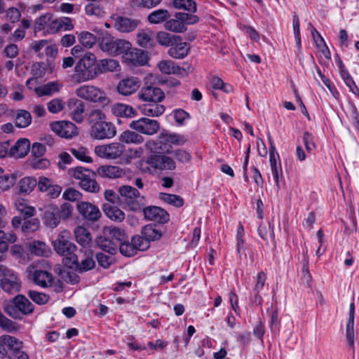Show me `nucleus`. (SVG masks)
<instances>
[{
	"instance_id": "obj_1",
	"label": "nucleus",
	"mask_w": 359,
	"mask_h": 359,
	"mask_svg": "<svg viewBox=\"0 0 359 359\" xmlns=\"http://www.w3.org/2000/svg\"><path fill=\"white\" fill-rule=\"evenodd\" d=\"M100 76L98 60L92 53H86L74 67L73 79L76 83L91 81Z\"/></svg>"
},
{
	"instance_id": "obj_2",
	"label": "nucleus",
	"mask_w": 359,
	"mask_h": 359,
	"mask_svg": "<svg viewBox=\"0 0 359 359\" xmlns=\"http://www.w3.org/2000/svg\"><path fill=\"white\" fill-rule=\"evenodd\" d=\"M55 251L60 255L65 257L67 260V264L69 267L77 266L79 259L76 255V245L71 241V233L67 230L59 233L57 238L52 241Z\"/></svg>"
},
{
	"instance_id": "obj_3",
	"label": "nucleus",
	"mask_w": 359,
	"mask_h": 359,
	"mask_svg": "<svg viewBox=\"0 0 359 359\" xmlns=\"http://www.w3.org/2000/svg\"><path fill=\"white\" fill-rule=\"evenodd\" d=\"M118 194V203L125 210L138 212L145 205V197L141 196L140 191L132 186L119 187Z\"/></svg>"
},
{
	"instance_id": "obj_4",
	"label": "nucleus",
	"mask_w": 359,
	"mask_h": 359,
	"mask_svg": "<svg viewBox=\"0 0 359 359\" xmlns=\"http://www.w3.org/2000/svg\"><path fill=\"white\" fill-rule=\"evenodd\" d=\"M100 49L109 55L116 56L131 48V43L128 41L121 39H116L111 35L106 33L102 35L99 41Z\"/></svg>"
},
{
	"instance_id": "obj_5",
	"label": "nucleus",
	"mask_w": 359,
	"mask_h": 359,
	"mask_svg": "<svg viewBox=\"0 0 359 359\" xmlns=\"http://www.w3.org/2000/svg\"><path fill=\"white\" fill-rule=\"evenodd\" d=\"M75 94L79 98L90 102L104 105L109 102L106 93L93 85H82L75 90Z\"/></svg>"
},
{
	"instance_id": "obj_6",
	"label": "nucleus",
	"mask_w": 359,
	"mask_h": 359,
	"mask_svg": "<svg viewBox=\"0 0 359 359\" xmlns=\"http://www.w3.org/2000/svg\"><path fill=\"white\" fill-rule=\"evenodd\" d=\"M125 150V146L121 142H111L96 146L94 151L100 158L116 160L123 156Z\"/></svg>"
},
{
	"instance_id": "obj_7",
	"label": "nucleus",
	"mask_w": 359,
	"mask_h": 359,
	"mask_svg": "<svg viewBox=\"0 0 359 359\" xmlns=\"http://www.w3.org/2000/svg\"><path fill=\"white\" fill-rule=\"evenodd\" d=\"M50 127L56 135L65 139H72L79 133L78 127L69 121H53Z\"/></svg>"
},
{
	"instance_id": "obj_8",
	"label": "nucleus",
	"mask_w": 359,
	"mask_h": 359,
	"mask_svg": "<svg viewBox=\"0 0 359 359\" xmlns=\"http://www.w3.org/2000/svg\"><path fill=\"white\" fill-rule=\"evenodd\" d=\"M90 137L96 140L111 139L116 135V126L110 121H104L93 128H90Z\"/></svg>"
},
{
	"instance_id": "obj_9",
	"label": "nucleus",
	"mask_w": 359,
	"mask_h": 359,
	"mask_svg": "<svg viewBox=\"0 0 359 359\" xmlns=\"http://www.w3.org/2000/svg\"><path fill=\"white\" fill-rule=\"evenodd\" d=\"M129 127L142 134L153 135L159 130L160 124L156 120L143 117L131 121Z\"/></svg>"
},
{
	"instance_id": "obj_10",
	"label": "nucleus",
	"mask_w": 359,
	"mask_h": 359,
	"mask_svg": "<svg viewBox=\"0 0 359 359\" xmlns=\"http://www.w3.org/2000/svg\"><path fill=\"white\" fill-rule=\"evenodd\" d=\"M269 161L273 177L276 182L278 189L280 187V182L283 179V170L279 158V154L276 151L273 139L269 137Z\"/></svg>"
},
{
	"instance_id": "obj_11",
	"label": "nucleus",
	"mask_w": 359,
	"mask_h": 359,
	"mask_svg": "<svg viewBox=\"0 0 359 359\" xmlns=\"http://www.w3.org/2000/svg\"><path fill=\"white\" fill-rule=\"evenodd\" d=\"M158 142L160 144L161 149L169 153L172 145H183L187 142V139L184 136L177 133L163 131L158 136Z\"/></svg>"
},
{
	"instance_id": "obj_12",
	"label": "nucleus",
	"mask_w": 359,
	"mask_h": 359,
	"mask_svg": "<svg viewBox=\"0 0 359 359\" xmlns=\"http://www.w3.org/2000/svg\"><path fill=\"white\" fill-rule=\"evenodd\" d=\"M138 98L146 102L159 103L165 97L163 90L154 85L144 86L137 94Z\"/></svg>"
},
{
	"instance_id": "obj_13",
	"label": "nucleus",
	"mask_w": 359,
	"mask_h": 359,
	"mask_svg": "<svg viewBox=\"0 0 359 359\" xmlns=\"http://www.w3.org/2000/svg\"><path fill=\"white\" fill-rule=\"evenodd\" d=\"M145 163L154 170H172L176 168L175 161L171 157L165 155H151L147 158Z\"/></svg>"
},
{
	"instance_id": "obj_14",
	"label": "nucleus",
	"mask_w": 359,
	"mask_h": 359,
	"mask_svg": "<svg viewBox=\"0 0 359 359\" xmlns=\"http://www.w3.org/2000/svg\"><path fill=\"white\" fill-rule=\"evenodd\" d=\"M97 173L101 177L115 180L127 176L130 173V170L118 165H104L97 169Z\"/></svg>"
},
{
	"instance_id": "obj_15",
	"label": "nucleus",
	"mask_w": 359,
	"mask_h": 359,
	"mask_svg": "<svg viewBox=\"0 0 359 359\" xmlns=\"http://www.w3.org/2000/svg\"><path fill=\"white\" fill-rule=\"evenodd\" d=\"M140 86L141 81L138 77L128 76L119 81L116 90L121 95L129 96L135 93Z\"/></svg>"
},
{
	"instance_id": "obj_16",
	"label": "nucleus",
	"mask_w": 359,
	"mask_h": 359,
	"mask_svg": "<svg viewBox=\"0 0 359 359\" xmlns=\"http://www.w3.org/2000/svg\"><path fill=\"white\" fill-rule=\"evenodd\" d=\"M27 273L32 281L41 287H48L53 283V276L47 271L34 269V267H28Z\"/></svg>"
},
{
	"instance_id": "obj_17",
	"label": "nucleus",
	"mask_w": 359,
	"mask_h": 359,
	"mask_svg": "<svg viewBox=\"0 0 359 359\" xmlns=\"http://www.w3.org/2000/svg\"><path fill=\"white\" fill-rule=\"evenodd\" d=\"M123 62L128 65H144L147 62V54L138 48H130L123 53Z\"/></svg>"
},
{
	"instance_id": "obj_18",
	"label": "nucleus",
	"mask_w": 359,
	"mask_h": 359,
	"mask_svg": "<svg viewBox=\"0 0 359 359\" xmlns=\"http://www.w3.org/2000/svg\"><path fill=\"white\" fill-rule=\"evenodd\" d=\"M114 27L121 33H128L135 30L140 23L137 19L126 16L116 15L113 18Z\"/></svg>"
},
{
	"instance_id": "obj_19",
	"label": "nucleus",
	"mask_w": 359,
	"mask_h": 359,
	"mask_svg": "<svg viewBox=\"0 0 359 359\" xmlns=\"http://www.w3.org/2000/svg\"><path fill=\"white\" fill-rule=\"evenodd\" d=\"M71 118L77 123H81L86 116L85 104L76 99L71 98L67 101Z\"/></svg>"
},
{
	"instance_id": "obj_20",
	"label": "nucleus",
	"mask_w": 359,
	"mask_h": 359,
	"mask_svg": "<svg viewBox=\"0 0 359 359\" xmlns=\"http://www.w3.org/2000/svg\"><path fill=\"white\" fill-rule=\"evenodd\" d=\"M143 210L144 218L149 221H154L158 223H165L169 219V215L167 212L158 206H147L142 209Z\"/></svg>"
},
{
	"instance_id": "obj_21",
	"label": "nucleus",
	"mask_w": 359,
	"mask_h": 359,
	"mask_svg": "<svg viewBox=\"0 0 359 359\" xmlns=\"http://www.w3.org/2000/svg\"><path fill=\"white\" fill-rule=\"evenodd\" d=\"M76 208L79 214L89 221L95 222L101 216L99 208L89 202H79L77 203Z\"/></svg>"
},
{
	"instance_id": "obj_22",
	"label": "nucleus",
	"mask_w": 359,
	"mask_h": 359,
	"mask_svg": "<svg viewBox=\"0 0 359 359\" xmlns=\"http://www.w3.org/2000/svg\"><path fill=\"white\" fill-rule=\"evenodd\" d=\"M38 189L41 192L46 193V195L51 198H55L60 194L62 187L55 184L50 179L46 177H39Z\"/></svg>"
},
{
	"instance_id": "obj_23",
	"label": "nucleus",
	"mask_w": 359,
	"mask_h": 359,
	"mask_svg": "<svg viewBox=\"0 0 359 359\" xmlns=\"http://www.w3.org/2000/svg\"><path fill=\"white\" fill-rule=\"evenodd\" d=\"M36 24L39 29H43L44 25L48 24L47 32L49 34H55L62 30L60 18L52 19L50 14L41 15L36 20Z\"/></svg>"
},
{
	"instance_id": "obj_24",
	"label": "nucleus",
	"mask_w": 359,
	"mask_h": 359,
	"mask_svg": "<svg viewBox=\"0 0 359 359\" xmlns=\"http://www.w3.org/2000/svg\"><path fill=\"white\" fill-rule=\"evenodd\" d=\"M1 286L4 291L9 294L18 292L20 288V280L18 275L11 271L7 276L1 279Z\"/></svg>"
},
{
	"instance_id": "obj_25",
	"label": "nucleus",
	"mask_w": 359,
	"mask_h": 359,
	"mask_svg": "<svg viewBox=\"0 0 359 359\" xmlns=\"http://www.w3.org/2000/svg\"><path fill=\"white\" fill-rule=\"evenodd\" d=\"M157 67L163 74H175L181 76L188 74L185 69L180 67L175 62L170 60H161L158 62Z\"/></svg>"
},
{
	"instance_id": "obj_26",
	"label": "nucleus",
	"mask_w": 359,
	"mask_h": 359,
	"mask_svg": "<svg viewBox=\"0 0 359 359\" xmlns=\"http://www.w3.org/2000/svg\"><path fill=\"white\" fill-rule=\"evenodd\" d=\"M43 220L47 227L51 229L57 227L60 222V216H58V207L53 204L46 206Z\"/></svg>"
},
{
	"instance_id": "obj_27",
	"label": "nucleus",
	"mask_w": 359,
	"mask_h": 359,
	"mask_svg": "<svg viewBox=\"0 0 359 359\" xmlns=\"http://www.w3.org/2000/svg\"><path fill=\"white\" fill-rule=\"evenodd\" d=\"M154 33L149 28H143L138 29L136 34V43L142 48H150L154 46Z\"/></svg>"
},
{
	"instance_id": "obj_28",
	"label": "nucleus",
	"mask_w": 359,
	"mask_h": 359,
	"mask_svg": "<svg viewBox=\"0 0 359 359\" xmlns=\"http://www.w3.org/2000/svg\"><path fill=\"white\" fill-rule=\"evenodd\" d=\"M96 243L101 250L111 255H115L117 252V243L105 234L104 229L102 235L96 238Z\"/></svg>"
},
{
	"instance_id": "obj_29",
	"label": "nucleus",
	"mask_w": 359,
	"mask_h": 359,
	"mask_svg": "<svg viewBox=\"0 0 359 359\" xmlns=\"http://www.w3.org/2000/svg\"><path fill=\"white\" fill-rule=\"evenodd\" d=\"M30 149V142L28 139H19L10 149V156L15 158L25 156Z\"/></svg>"
},
{
	"instance_id": "obj_30",
	"label": "nucleus",
	"mask_w": 359,
	"mask_h": 359,
	"mask_svg": "<svg viewBox=\"0 0 359 359\" xmlns=\"http://www.w3.org/2000/svg\"><path fill=\"white\" fill-rule=\"evenodd\" d=\"M189 44L187 42L177 41L175 45H172L168 50V54L175 59H182L185 57L189 51Z\"/></svg>"
},
{
	"instance_id": "obj_31",
	"label": "nucleus",
	"mask_w": 359,
	"mask_h": 359,
	"mask_svg": "<svg viewBox=\"0 0 359 359\" xmlns=\"http://www.w3.org/2000/svg\"><path fill=\"white\" fill-rule=\"evenodd\" d=\"M11 303L13 304L20 313L23 315H29L34 311L33 304L24 295L18 294L15 296Z\"/></svg>"
},
{
	"instance_id": "obj_32",
	"label": "nucleus",
	"mask_w": 359,
	"mask_h": 359,
	"mask_svg": "<svg viewBox=\"0 0 359 359\" xmlns=\"http://www.w3.org/2000/svg\"><path fill=\"white\" fill-rule=\"evenodd\" d=\"M76 242L81 246L86 248L90 245L92 241L91 234L89 231L83 226H77L74 231Z\"/></svg>"
},
{
	"instance_id": "obj_33",
	"label": "nucleus",
	"mask_w": 359,
	"mask_h": 359,
	"mask_svg": "<svg viewBox=\"0 0 359 359\" xmlns=\"http://www.w3.org/2000/svg\"><path fill=\"white\" fill-rule=\"evenodd\" d=\"M38 185L36 179L33 177H25L19 180L17 188L20 194H29Z\"/></svg>"
},
{
	"instance_id": "obj_34",
	"label": "nucleus",
	"mask_w": 359,
	"mask_h": 359,
	"mask_svg": "<svg viewBox=\"0 0 359 359\" xmlns=\"http://www.w3.org/2000/svg\"><path fill=\"white\" fill-rule=\"evenodd\" d=\"M112 113L117 116H125L128 118L134 117L137 115V111L131 106L116 103L111 107Z\"/></svg>"
},
{
	"instance_id": "obj_35",
	"label": "nucleus",
	"mask_w": 359,
	"mask_h": 359,
	"mask_svg": "<svg viewBox=\"0 0 359 359\" xmlns=\"http://www.w3.org/2000/svg\"><path fill=\"white\" fill-rule=\"evenodd\" d=\"M180 36L172 34L166 32H158L156 34V40L158 44L166 47H171L177 41H180Z\"/></svg>"
},
{
	"instance_id": "obj_36",
	"label": "nucleus",
	"mask_w": 359,
	"mask_h": 359,
	"mask_svg": "<svg viewBox=\"0 0 359 359\" xmlns=\"http://www.w3.org/2000/svg\"><path fill=\"white\" fill-rule=\"evenodd\" d=\"M354 314H355V305L352 302L350 304L348 321L346 325V338L348 341L349 346L353 348L354 346Z\"/></svg>"
},
{
	"instance_id": "obj_37",
	"label": "nucleus",
	"mask_w": 359,
	"mask_h": 359,
	"mask_svg": "<svg viewBox=\"0 0 359 359\" xmlns=\"http://www.w3.org/2000/svg\"><path fill=\"white\" fill-rule=\"evenodd\" d=\"M147 104H144L140 107L143 114L147 116H158L163 114L165 107L163 105L158 103L148 102Z\"/></svg>"
},
{
	"instance_id": "obj_38",
	"label": "nucleus",
	"mask_w": 359,
	"mask_h": 359,
	"mask_svg": "<svg viewBox=\"0 0 359 359\" xmlns=\"http://www.w3.org/2000/svg\"><path fill=\"white\" fill-rule=\"evenodd\" d=\"M62 86V84L58 82H48L43 86L36 88L34 90L39 96L51 95L59 92Z\"/></svg>"
},
{
	"instance_id": "obj_39",
	"label": "nucleus",
	"mask_w": 359,
	"mask_h": 359,
	"mask_svg": "<svg viewBox=\"0 0 359 359\" xmlns=\"http://www.w3.org/2000/svg\"><path fill=\"white\" fill-rule=\"evenodd\" d=\"M87 121L90 128H93L98 124L107 121L106 114L100 109H94L88 114Z\"/></svg>"
},
{
	"instance_id": "obj_40",
	"label": "nucleus",
	"mask_w": 359,
	"mask_h": 359,
	"mask_svg": "<svg viewBox=\"0 0 359 359\" xmlns=\"http://www.w3.org/2000/svg\"><path fill=\"white\" fill-rule=\"evenodd\" d=\"M0 344L6 346L11 352L22 349L23 346L22 341H20L15 337L7 334L0 337Z\"/></svg>"
},
{
	"instance_id": "obj_41",
	"label": "nucleus",
	"mask_w": 359,
	"mask_h": 359,
	"mask_svg": "<svg viewBox=\"0 0 359 359\" xmlns=\"http://www.w3.org/2000/svg\"><path fill=\"white\" fill-rule=\"evenodd\" d=\"M100 75L106 72H116L120 69L119 62L114 59H102L98 60Z\"/></svg>"
},
{
	"instance_id": "obj_42",
	"label": "nucleus",
	"mask_w": 359,
	"mask_h": 359,
	"mask_svg": "<svg viewBox=\"0 0 359 359\" xmlns=\"http://www.w3.org/2000/svg\"><path fill=\"white\" fill-rule=\"evenodd\" d=\"M16 210L25 217H31L36 213L35 208L30 206L26 200L19 198L15 201Z\"/></svg>"
},
{
	"instance_id": "obj_43",
	"label": "nucleus",
	"mask_w": 359,
	"mask_h": 359,
	"mask_svg": "<svg viewBox=\"0 0 359 359\" xmlns=\"http://www.w3.org/2000/svg\"><path fill=\"white\" fill-rule=\"evenodd\" d=\"M84 10L87 15L101 18L105 15V9L102 2H89L85 6Z\"/></svg>"
},
{
	"instance_id": "obj_44",
	"label": "nucleus",
	"mask_w": 359,
	"mask_h": 359,
	"mask_svg": "<svg viewBox=\"0 0 359 359\" xmlns=\"http://www.w3.org/2000/svg\"><path fill=\"white\" fill-rule=\"evenodd\" d=\"M71 154L76 158L78 160L86 162V163H92L93 159L89 155L88 149L81 145H77L74 147H72L69 149Z\"/></svg>"
},
{
	"instance_id": "obj_45",
	"label": "nucleus",
	"mask_w": 359,
	"mask_h": 359,
	"mask_svg": "<svg viewBox=\"0 0 359 359\" xmlns=\"http://www.w3.org/2000/svg\"><path fill=\"white\" fill-rule=\"evenodd\" d=\"M105 234L114 240L117 245L126 239V234L124 230L117 227L107 226L104 228Z\"/></svg>"
},
{
	"instance_id": "obj_46",
	"label": "nucleus",
	"mask_w": 359,
	"mask_h": 359,
	"mask_svg": "<svg viewBox=\"0 0 359 359\" xmlns=\"http://www.w3.org/2000/svg\"><path fill=\"white\" fill-rule=\"evenodd\" d=\"M15 174H5L4 170L0 167V190L4 191L10 189L15 182Z\"/></svg>"
},
{
	"instance_id": "obj_47",
	"label": "nucleus",
	"mask_w": 359,
	"mask_h": 359,
	"mask_svg": "<svg viewBox=\"0 0 359 359\" xmlns=\"http://www.w3.org/2000/svg\"><path fill=\"white\" fill-rule=\"evenodd\" d=\"M119 141L126 144H141L144 141L143 137L131 130H126L119 136Z\"/></svg>"
},
{
	"instance_id": "obj_48",
	"label": "nucleus",
	"mask_w": 359,
	"mask_h": 359,
	"mask_svg": "<svg viewBox=\"0 0 359 359\" xmlns=\"http://www.w3.org/2000/svg\"><path fill=\"white\" fill-rule=\"evenodd\" d=\"M32 123L31 114L25 109L17 111L15 124L18 128H27Z\"/></svg>"
},
{
	"instance_id": "obj_49",
	"label": "nucleus",
	"mask_w": 359,
	"mask_h": 359,
	"mask_svg": "<svg viewBox=\"0 0 359 359\" xmlns=\"http://www.w3.org/2000/svg\"><path fill=\"white\" fill-rule=\"evenodd\" d=\"M169 18V13L166 9H158L151 12L147 16V20L151 24H160L165 22Z\"/></svg>"
},
{
	"instance_id": "obj_50",
	"label": "nucleus",
	"mask_w": 359,
	"mask_h": 359,
	"mask_svg": "<svg viewBox=\"0 0 359 359\" xmlns=\"http://www.w3.org/2000/svg\"><path fill=\"white\" fill-rule=\"evenodd\" d=\"M104 211L111 220L122 222L125 219V213L117 207L105 205Z\"/></svg>"
},
{
	"instance_id": "obj_51",
	"label": "nucleus",
	"mask_w": 359,
	"mask_h": 359,
	"mask_svg": "<svg viewBox=\"0 0 359 359\" xmlns=\"http://www.w3.org/2000/svg\"><path fill=\"white\" fill-rule=\"evenodd\" d=\"M163 27L166 30L175 33H182L187 30L186 26L176 18L170 20L167 19Z\"/></svg>"
},
{
	"instance_id": "obj_52",
	"label": "nucleus",
	"mask_w": 359,
	"mask_h": 359,
	"mask_svg": "<svg viewBox=\"0 0 359 359\" xmlns=\"http://www.w3.org/2000/svg\"><path fill=\"white\" fill-rule=\"evenodd\" d=\"M0 327L8 332H15L19 330L18 324L8 318L4 313L0 311Z\"/></svg>"
},
{
	"instance_id": "obj_53",
	"label": "nucleus",
	"mask_w": 359,
	"mask_h": 359,
	"mask_svg": "<svg viewBox=\"0 0 359 359\" xmlns=\"http://www.w3.org/2000/svg\"><path fill=\"white\" fill-rule=\"evenodd\" d=\"M68 173L79 182H83L88 176L93 175L90 170L80 166L69 169Z\"/></svg>"
},
{
	"instance_id": "obj_54",
	"label": "nucleus",
	"mask_w": 359,
	"mask_h": 359,
	"mask_svg": "<svg viewBox=\"0 0 359 359\" xmlns=\"http://www.w3.org/2000/svg\"><path fill=\"white\" fill-rule=\"evenodd\" d=\"M78 39L79 43L87 48H92L96 43V36L86 31H83L79 33Z\"/></svg>"
},
{
	"instance_id": "obj_55",
	"label": "nucleus",
	"mask_w": 359,
	"mask_h": 359,
	"mask_svg": "<svg viewBox=\"0 0 359 359\" xmlns=\"http://www.w3.org/2000/svg\"><path fill=\"white\" fill-rule=\"evenodd\" d=\"M172 6L176 9H183L192 13L196 11V4L193 0H172Z\"/></svg>"
},
{
	"instance_id": "obj_56",
	"label": "nucleus",
	"mask_w": 359,
	"mask_h": 359,
	"mask_svg": "<svg viewBox=\"0 0 359 359\" xmlns=\"http://www.w3.org/2000/svg\"><path fill=\"white\" fill-rule=\"evenodd\" d=\"M79 186L85 191L97 193L100 190V186L93 179V175L86 177L83 182H79Z\"/></svg>"
},
{
	"instance_id": "obj_57",
	"label": "nucleus",
	"mask_w": 359,
	"mask_h": 359,
	"mask_svg": "<svg viewBox=\"0 0 359 359\" xmlns=\"http://www.w3.org/2000/svg\"><path fill=\"white\" fill-rule=\"evenodd\" d=\"M159 198L168 204L178 208L182 207L184 204L183 198L181 196L175 194L161 193L159 194Z\"/></svg>"
},
{
	"instance_id": "obj_58",
	"label": "nucleus",
	"mask_w": 359,
	"mask_h": 359,
	"mask_svg": "<svg viewBox=\"0 0 359 359\" xmlns=\"http://www.w3.org/2000/svg\"><path fill=\"white\" fill-rule=\"evenodd\" d=\"M141 233L145 237L149 243L150 241L158 240L161 237V233L159 231L154 228L151 224L144 226L141 231Z\"/></svg>"
},
{
	"instance_id": "obj_59",
	"label": "nucleus",
	"mask_w": 359,
	"mask_h": 359,
	"mask_svg": "<svg viewBox=\"0 0 359 359\" xmlns=\"http://www.w3.org/2000/svg\"><path fill=\"white\" fill-rule=\"evenodd\" d=\"M39 220L37 218L25 219L22 224L21 229L25 233L34 232L39 229Z\"/></svg>"
},
{
	"instance_id": "obj_60",
	"label": "nucleus",
	"mask_w": 359,
	"mask_h": 359,
	"mask_svg": "<svg viewBox=\"0 0 359 359\" xmlns=\"http://www.w3.org/2000/svg\"><path fill=\"white\" fill-rule=\"evenodd\" d=\"M48 110L52 114H57L65 108V102L62 98H54L47 104Z\"/></svg>"
},
{
	"instance_id": "obj_61",
	"label": "nucleus",
	"mask_w": 359,
	"mask_h": 359,
	"mask_svg": "<svg viewBox=\"0 0 359 359\" xmlns=\"http://www.w3.org/2000/svg\"><path fill=\"white\" fill-rule=\"evenodd\" d=\"M119 251L120 252L126 257H133L137 254V251L133 244V243H130L126 241V239L120 243L119 244Z\"/></svg>"
},
{
	"instance_id": "obj_62",
	"label": "nucleus",
	"mask_w": 359,
	"mask_h": 359,
	"mask_svg": "<svg viewBox=\"0 0 359 359\" xmlns=\"http://www.w3.org/2000/svg\"><path fill=\"white\" fill-rule=\"evenodd\" d=\"M132 243L137 252L143 251L149 248V243L145 238V237L142 236L136 235L132 238Z\"/></svg>"
},
{
	"instance_id": "obj_63",
	"label": "nucleus",
	"mask_w": 359,
	"mask_h": 359,
	"mask_svg": "<svg viewBox=\"0 0 359 359\" xmlns=\"http://www.w3.org/2000/svg\"><path fill=\"white\" fill-rule=\"evenodd\" d=\"M27 294L29 297L37 304H45L49 299V297L45 293L34 290H29Z\"/></svg>"
},
{
	"instance_id": "obj_64",
	"label": "nucleus",
	"mask_w": 359,
	"mask_h": 359,
	"mask_svg": "<svg viewBox=\"0 0 359 359\" xmlns=\"http://www.w3.org/2000/svg\"><path fill=\"white\" fill-rule=\"evenodd\" d=\"M73 210L74 208L72 204L67 202L63 203L60 208H58V216H60V219L66 220L70 218L72 215Z\"/></svg>"
}]
</instances>
